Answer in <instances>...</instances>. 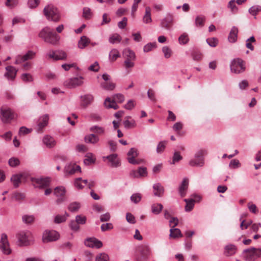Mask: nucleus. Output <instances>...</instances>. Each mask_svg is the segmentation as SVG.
Masks as SVG:
<instances>
[{
  "mask_svg": "<svg viewBox=\"0 0 261 261\" xmlns=\"http://www.w3.org/2000/svg\"><path fill=\"white\" fill-rule=\"evenodd\" d=\"M66 192L65 188L63 186L57 187L55 189L54 194L56 196L60 197L63 196Z\"/></svg>",
  "mask_w": 261,
  "mask_h": 261,
  "instance_id": "nucleus-41",
  "label": "nucleus"
},
{
  "mask_svg": "<svg viewBox=\"0 0 261 261\" xmlns=\"http://www.w3.org/2000/svg\"><path fill=\"white\" fill-rule=\"evenodd\" d=\"M237 248L233 244L226 245L224 248V254L227 256L234 255L236 252Z\"/></svg>",
  "mask_w": 261,
  "mask_h": 261,
  "instance_id": "nucleus-29",
  "label": "nucleus"
},
{
  "mask_svg": "<svg viewBox=\"0 0 261 261\" xmlns=\"http://www.w3.org/2000/svg\"><path fill=\"white\" fill-rule=\"evenodd\" d=\"M137 252L143 258H148L152 252L148 244H143L138 245L136 248Z\"/></svg>",
  "mask_w": 261,
  "mask_h": 261,
  "instance_id": "nucleus-9",
  "label": "nucleus"
},
{
  "mask_svg": "<svg viewBox=\"0 0 261 261\" xmlns=\"http://www.w3.org/2000/svg\"><path fill=\"white\" fill-rule=\"evenodd\" d=\"M90 43V40L89 38L86 36H83L80 38L78 42V47L80 49H84Z\"/></svg>",
  "mask_w": 261,
  "mask_h": 261,
  "instance_id": "nucleus-33",
  "label": "nucleus"
},
{
  "mask_svg": "<svg viewBox=\"0 0 261 261\" xmlns=\"http://www.w3.org/2000/svg\"><path fill=\"white\" fill-rule=\"evenodd\" d=\"M207 152L205 149L198 150L194 155V158L191 159L189 163L192 167H202L204 164V156Z\"/></svg>",
  "mask_w": 261,
  "mask_h": 261,
  "instance_id": "nucleus-5",
  "label": "nucleus"
},
{
  "mask_svg": "<svg viewBox=\"0 0 261 261\" xmlns=\"http://www.w3.org/2000/svg\"><path fill=\"white\" fill-rule=\"evenodd\" d=\"M45 16L48 20L57 22L60 21L61 16L58 10L52 5L46 6L43 10Z\"/></svg>",
  "mask_w": 261,
  "mask_h": 261,
  "instance_id": "nucleus-2",
  "label": "nucleus"
},
{
  "mask_svg": "<svg viewBox=\"0 0 261 261\" xmlns=\"http://www.w3.org/2000/svg\"><path fill=\"white\" fill-rule=\"evenodd\" d=\"M125 118L126 119L123 121V124L125 128L130 129L136 126L137 124L134 119H132L130 116H127Z\"/></svg>",
  "mask_w": 261,
  "mask_h": 261,
  "instance_id": "nucleus-30",
  "label": "nucleus"
},
{
  "mask_svg": "<svg viewBox=\"0 0 261 261\" xmlns=\"http://www.w3.org/2000/svg\"><path fill=\"white\" fill-rule=\"evenodd\" d=\"M89 130L97 135H103L105 133V128L98 125H93L90 127Z\"/></svg>",
  "mask_w": 261,
  "mask_h": 261,
  "instance_id": "nucleus-35",
  "label": "nucleus"
},
{
  "mask_svg": "<svg viewBox=\"0 0 261 261\" xmlns=\"http://www.w3.org/2000/svg\"><path fill=\"white\" fill-rule=\"evenodd\" d=\"M84 77L82 76L71 77L65 81L64 85L68 88H75L82 86L84 84Z\"/></svg>",
  "mask_w": 261,
  "mask_h": 261,
  "instance_id": "nucleus-8",
  "label": "nucleus"
},
{
  "mask_svg": "<svg viewBox=\"0 0 261 261\" xmlns=\"http://www.w3.org/2000/svg\"><path fill=\"white\" fill-rule=\"evenodd\" d=\"M49 119L48 115L45 114L40 117L38 120V124L36 128L37 133H41L43 128L45 127L47 124Z\"/></svg>",
  "mask_w": 261,
  "mask_h": 261,
  "instance_id": "nucleus-18",
  "label": "nucleus"
},
{
  "mask_svg": "<svg viewBox=\"0 0 261 261\" xmlns=\"http://www.w3.org/2000/svg\"><path fill=\"white\" fill-rule=\"evenodd\" d=\"M107 158L111 162L112 165L114 167L119 166L120 163L117 159V156L116 154H111L107 156Z\"/></svg>",
  "mask_w": 261,
  "mask_h": 261,
  "instance_id": "nucleus-44",
  "label": "nucleus"
},
{
  "mask_svg": "<svg viewBox=\"0 0 261 261\" xmlns=\"http://www.w3.org/2000/svg\"><path fill=\"white\" fill-rule=\"evenodd\" d=\"M101 87L105 90L112 91L115 88L116 84L111 81L103 82L101 84Z\"/></svg>",
  "mask_w": 261,
  "mask_h": 261,
  "instance_id": "nucleus-37",
  "label": "nucleus"
},
{
  "mask_svg": "<svg viewBox=\"0 0 261 261\" xmlns=\"http://www.w3.org/2000/svg\"><path fill=\"white\" fill-rule=\"evenodd\" d=\"M147 174V169L146 167H140L138 171L133 170L130 172V175L134 177H143Z\"/></svg>",
  "mask_w": 261,
  "mask_h": 261,
  "instance_id": "nucleus-24",
  "label": "nucleus"
},
{
  "mask_svg": "<svg viewBox=\"0 0 261 261\" xmlns=\"http://www.w3.org/2000/svg\"><path fill=\"white\" fill-rule=\"evenodd\" d=\"M59 233L55 230H45L43 233L42 240L44 243L55 241L59 238Z\"/></svg>",
  "mask_w": 261,
  "mask_h": 261,
  "instance_id": "nucleus-10",
  "label": "nucleus"
},
{
  "mask_svg": "<svg viewBox=\"0 0 261 261\" xmlns=\"http://www.w3.org/2000/svg\"><path fill=\"white\" fill-rule=\"evenodd\" d=\"M21 80L25 82H30L33 81L32 76L29 73H23L21 76Z\"/></svg>",
  "mask_w": 261,
  "mask_h": 261,
  "instance_id": "nucleus-64",
  "label": "nucleus"
},
{
  "mask_svg": "<svg viewBox=\"0 0 261 261\" xmlns=\"http://www.w3.org/2000/svg\"><path fill=\"white\" fill-rule=\"evenodd\" d=\"M83 16L86 19H89L92 17V13L90 8L88 7L84 8Z\"/></svg>",
  "mask_w": 261,
  "mask_h": 261,
  "instance_id": "nucleus-52",
  "label": "nucleus"
},
{
  "mask_svg": "<svg viewBox=\"0 0 261 261\" xmlns=\"http://www.w3.org/2000/svg\"><path fill=\"white\" fill-rule=\"evenodd\" d=\"M39 37L46 43L55 45L60 40V37L54 33L53 30L48 27L42 29L39 33Z\"/></svg>",
  "mask_w": 261,
  "mask_h": 261,
  "instance_id": "nucleus-1",
  "label": "nucleus"
},
{
  "mask_svg": "<svg viewBox=\"0 0 261 261\" xmlns=\"http://www.w3.org/2000/svg\"><path fill=\"white\" fill-rule=\"evenodd\" d=\"M46 56L49 59L53 60H64L67 59V55L66 53L62 50H51L49 51Z\"/></svg>",
  "mask_w": 261,
  "mask_h": 261,
  "instance_id": "nucleus-11",
  "label": "nucleus"
},
{
  "mask_svg": "<svg viewBox=\"0 0 261 261\" xmlns=\"http://www.w3.org/2000/svg\"><path fill=\"white\" fill-rule=\"evenodd\" d=\"M153 194L158 197H162L164 193V188L160 183H156L153 186Z\"/></svg>",
  "mask_w": 261,
  "mask_h": 261,
  "instance_id": "nucleus-25",
  "label": "nucleus"
},
{
  "mask_svg": "<svg viewBox=\"0 0 261 261\" xmlns=\"http://www.w3.org/2000/svg\"><path fill=\"white\" fill-rule=\"evenodd\" d=\"M142 198L141 195L139 193L133 194L130 197L132 202L134 203H138L139 202Z\"/></svg>",
  "mask_w": 261,
  "mask_h": 261,
  "instance_id": "nucleus-57",
  "label": "nucleus"
},
{
  "mask_svg": "<svg viewBox=\"0 0 261 261\" xmlns=\"http://www.w3.org/2000/svg\"><path fill=\"white\" fill-rule=\"evenodd\" d=\"M119 57H120V54L117 49H112L109 53V58L111 62L115 61Z\"/></svg>",
  "mask_w": 261,
  "mask_h": 261,
  "instance_id": "nucleus-36",
  "label": "nucleus"
},
{
  "mask_svg": "<svg viewBox=\"0 0 261 261\" xmlns=\"http://www.w3.org/2000/svg\"><path fill=\"white\" fill-rule=\"evenodd\" d=\"M95 161V158L92 153H88L86 155V159L84 160L85 164H91L94 163Z\"/></svg>",
  "mask_w": 261,
  "mask_h": 261,
  "instance_id": "nucleus-47",
  "label": "nucleus"
},
{
  "mask_svg": "<svg viewBox=\"0 0 261 261\" xmlns=\"http://www.w3.org/2000/svg\"><path fill=\"white\" fill-rule=\"evenodd\" d=\"M9 164L12 167H15L20 164V161L18 158L13 157L9 159Z\"/></svg>",
  "mask_w": 261,
  "mask_h": 261,
  "instance_id": "nucleus-56",
  "label": "nucleus"
},
{
  "mask_svg": "<svg viewBox=\"0 0 261 261\" xmlns=\"http://www.w3.org/2000/svg\"><path fill=\"white\" fill-rule=\"evenodd\" d=\"M138 153L137 150L134 148H130L127 153V160L128 162L132 164L137 165L141 162V160H136L135 158L138 156Z\"/></svg>",
  "mask_w": 261,
  "mask_h": 261,
  "instance_id": "nucleus-17",
  "label": "nucleus"
},
{
  "mask_svg": "<svg viewBox=\"0 0 261 261\" xmlns=\"http://www.w3.org/2000/svg\"><path fill=\"white\" fill-rule=\"evenodd\" d=\"M124 100V96L123 94H116L113 96V99L109 97L107 98L104 102V105L107 108H113L114 110H117L119 108V107L116 102L122 103Z\"/></svg>",
  "mask_w": 261,
  "mask_h": 261,
  "instance_id": "nucleus-6",
  "label": "nucleus"
},
{
  "mask_svg": "<svg viewBox=\"0 0 261 261\" xmlns=\"http://www.w3.org/2000/svg\"><path fill=\"white\" fill-rule=\"evenodd\" d=\"M29 174L25 172H22L19 174H14L11 178V182L13 186L18 187L22 180H25L28 178Z\"/></svg>",
  "mask_w": 261,
  "mask_h": 261,
  "instance_id": "nucleus-14",
  "label": "nucleus"
},
{
  "mask_svg": "<svg viewBox=\"0 0 261 261\" xmlns=\"http://www.w3.org/2000/svg\"><path fill=\"white\" fill-rule=\"evenodd\" d=\"M69 216V215L65 213L64 215H57L54 218V222L57 224H59L62 222H65L67 218Z\"/></svg>",
  "mask_w": 261,
  "mask_h": 261,
  "instance_id": "nucleus-40",
  "label": "nucleus"
},
{
  "mask_svg": "<svg viewBox=\"0 0 261 261\" xmlns=\"http://www.w3.org/2000/svg\"><path fill=\"white\" fill-rule=\"evenodd\" d=\"M80 208V204L74 202L71 203L68 206V210L71 212H77Z\"/></svg>",
  "mask_w": 261,
  "mask_h": 261,
  "instance_id": "nucleus-50",
  "label": "nucleus"
},
{
  "mask_svg": "<svg viewBox=\"0 0 261 261\" xmlns=\"http://www.w3.org/2000/svg\"><path fill=\"white\" fill-rule=\"evenodd\" d=\"M122 54L125 60H136V57L135 53L130 48H127L124 49Z\"/></svg>",
  "mask_w": 261,
  "mask_h": 261,
  "instance_id": "nucleus-23",
  "label": "nucleus"
},
{
  "mask_svg": "<svg viewBox=\"0 0 261 261\" xmlns=\"http://www.w3.org/2000/svg\"><path fill=\"white\" fill-rule=\"evenodd\" d=\"M85 141L87 143L95 144L99 141V137L94 134H88L85 136Z\"/></svg>",
  "mask_w": 261,
  "mask_h": 261,
  "instance_id": "nucleus-27",
  "label": "nucleus"
},
{
  "mask_svg": "<svg viewBox=\"0 0 261 261\" xmlns=\"http://www.w3.org/2000/svg\"><path fill=\"white\" fill-rule=\"evenodd\" d=\"M227 7L230 10L232 14H236L238 12V8L236 4L235 0H231L229 2Z\"/></svg>",
  "mask_w": 261,
  "mask_h": 261,
  "instance_id": "nucleus-42",
  "label": "nucleus"
},
{
  "mask_svg": "<svg viewBox=\"0 0 261 261\" xmlns=\"http://www.w3.org/2000/svg\"><path fill=\"white\" fill-rule=\"evenodd\" d=\"M65 175H72L76 172H81L80 166L75 164L70 163L66 165L64 169Z\"/></svg>",
  "mask_w": 261,
  "mask_h": 261,
  "instance_id": "nucleus-16",
  "label": "nucleus"
},
{
  "mask_svg": "<svg viewBox=\"0 0 261 261\" xmlns=\"http://www.w3.org/2000/svg\"><path fill=\"white\" fill-rule=\"evenodd\" d=\"M17 237L20 245L23 246L29 245L33 241L32 234L29 231H20L17 234Z\"/></svg>",
  "mask_w": 261,
  "mask_h": 261,
  "instance_id": "nucleus-7",
  "label": "nucleus"
},
{
  "mask_svg": "<svg viewBox=\"0 0 261 261\" xmlns=\"http://www.w3.org/2000/svg\"><path fill=\"white\" fill-rule=\"evenodd\" d=\"M230 69L233 73L241 74L246 70L245 62L240 58L234 59L230 62Z\"/></svg>",
  "mask_w": 261,
  "mask_h": 261,
  "instance_id": "nucleus-3",
  "label": "nucleus"
},
{
  "mask_svg": "<svg viewBox=\"0 0 261 261\" xmlns=\"http://www.w3.org/2000/svg\"><path fill=\"white\" fill-rule=\"evenodd\" d=\"M242 257L245 261H255L256 259L252 247L243 250Z\"/></svg>",
  "mask_w": 261,
  "mask_h": 261,
  "instance_id": "nucleus-20",
  "label": "nucleus"
},
{
  "mask_svg": "<svg viewBox=\"0 0 261 261\" xmlns=\"http://www.w3.org/2000/svg\"><path fill=\"white\" fill-rule=\"evenodd\" d=\"M6 72L5 74V76L9 80H13L16 75L17 70L16 69L12 66H8L6 67Z\"/></svg>",
  "mask_w": 261,
  "mask_h": 261,
  "instance_id": "nucleus-21",
  "label": "nucleus"
},
{
  "mask_svg": "<svg viewBox=\"0 0 261 261\" xmlns=\"http://www.w3.org/2000/svg\"><path fill=\"white\" fill-rule=\"evenodd\" d=\"M142 21L145 24L150 23L152 22L151 9L149 7L145 8V12L143 17Z\"/></svg>",
  "mask_w": 261,
  "mask_h": 261,
  "instance_id": "nucleus-32",
  "label": "nucleus"
},
{
  "mask_svg": "<svg viewBox=\"0 0 261 261\" xmlns=\"http://www.w3.org/2000/svg\"><path fill=\"white\" fill-rule=\"evenodd\" d=\"M135 60H125L124 62V66L126 69H131L133 68L135 66Z\"/></svg>",
  "mask_w": 261,
  "mask_h": 261,
  "instance_id": "nucleus-63",
  "label": "nucleus"
},
{
  "mask_svg": "<svg viewBox=\"0 0 261 261\" xmlns=\"http://www.w3.org/2000/svg\"><path fill=\"white\" fill-rule=\"evenodd\" d=\"M184 201L186 202L185 211L186 212L191 211L194 206L195 200L193 199H185Z\"/></svg>",
  "mask_w": 261,
  "mask_h": 261,
  "instance_id": "nucleus-39",
  "label": "nucleus"
},
{
  "mask_svg": "<svg viewBox=\"0 0 261 261\" xmlns=\"http://www.w3.org/2000/svg\"><path fill=\"white\" fill-rule=\"evenodd\" d=\"M170 237L171 238L175 239L182 237L181 231L178 228H171L170 229Z\"/></svg>",
  "mask_w": 261,
  "mask_h": 261,
  "instance_id": "nucleus-46",
  "label": "nucleus"
},
{
  "mask_svg": "<svg viewBox=\"0 0 261 261\" xmlns=\"http://www.w3.org/2000/svg\"><path fill=\"white\" fill-rule=\"evenodd\" d=\"M85 244L87 247L90 248H100L102 246V242L94 238L87 239L85 241Z\"/></svg>",
  "mask_w": 261,
  "mask_h": 261,
  "instance_id": "nucleus-19",
  "label": "nucleus"
},
{
  "mask_svg": "<svg viewBox=\"0 0 261 261\" xmlns=\"http://www.w3.org/2000/svg\"><path fill=\"white\" fill-rule=\"evenodd\" d=\"M19 4V0H6L5 5L9 9H12L16 7Z\"/></svg>",
  "mask_w": 261,
  "mask_h": 261,
  "instance_id": "nucleus-45",
  "label": "nucleus"
},
{
  "mask_svg": "<svg viewBox=\"0 0 261 261\" xmlns=\"http://www.w3.org/2000/svg\"><path fill=\"white\" fill-rule=\"evenodd\" d=\"M156 43H149L146 44L143 47V51L145 53L151 51L153 48H155Z\"/></svg>",
  "mask_w": 261,
  "mask_h": 261,
  "instance_id": "nucleus-60",
  "label": "nucleus"
},
{
  "mask_svg": "<svg viewBox=\"0 0 261 261\" xmlns=\"http://www.w3.org/2000/svg\"><path fill=\"white\" fill-rule=\"evenodd\" d=\"M162 51L164 54V57L166 59L169 58L172 54L171 49L167 46L163 47Z\"/></svg>",
  "mask_w": 261,
  "mask_h": 261,
  "instance_id": "nucleus-51",
  "label": "nucleus"
},
{
  "mask_svg": "<svg viewBox=\"0 0 261 261\" xmlns=\"http://www.w3.org/2000/svg\"><path fill=\"white\" fill-rule=\"evenodd\" d=\"M35 218L33 215H24L22 217V221L25 224H31L34 222Z\"/></svg>",
  "mask_w": 261,
  "mask_h": 261,
  "instance_id": "nucleus-58",
  "label": "nucleus"
},
{
  "mask_svg": "<svg viewBox=\"0 0 261 261\" xmlns=\"http://www.w3.org/2000/svg\"><path fill=\"white\" fill-rule=\"evenodd\" d=\"M32 181L35 187L41 189L48 187L50 183V179L49 177L32 178Z\"/></svg>",
  "mask_w": 261,
  "mask_h": 261,
  "instance_id": "nucleus-13",
  "label": "nucleus"
},
{
  "mask_svg": "<svg viewBox=\"0 0 261 261\" xmlns=\"http://www.w3.org/2000/svg\"><path fill=\"white\" fill-rule=\"evenodd\" d=\"M0 249L3 253L8 255L11 253V250L9 247V244L8 241L7 236L3 233L1 236L0 240Z\"/></svg>",
  "mask_w": 261,
  "mask_h": 261,
  "instance_id": "nucleus-12",
  "label": "nucleus"
},
{
  "mask_svg": "<svg viewBox=\"0 0 261 261\" xmlns=\"http://www.w3.org/2000/svg\"><path fill=\"white\" fill-rule=\"evenodd\" d=\"M81 105L84 107H86L90 105L93 100V96L91 94H86L81 96Z\"/></svg>",
  "mask_w": 261,
  "mask_h": 261,
  "instance_id": "nucleus-34",
  "label": "nucleus"
},
{
  "mask_svg": "<svg viewBox=\"0 0 261 261\" xmlns=\"http://www.w3.org/2000/svg\"><path fill=\"white\" fill-rule=\"evenodd\" d=\"M17 115L10 108L2 107L0 110V118L3 123H10Z\"/></svg>",
  "mask_w": 261,
  "mask_h": 261,
  "instance_id": "nucleus-4",
  "label": "nucleus"
},
{
  "mask_svg": "<svg viewBox=\"0 0 261 261\" xmlns=\"http://www.w3.org/2000/svg\"><path fill=\"white\" fill-rule=\"evenodd\" d=\"M173 21V17L171 15H168L166 17L163 19L161 22V26L167 30L170 29V24Z\"/></svg>",
  "mask_w": 261,
  "mask_h": 261,
  "instance_id": "nucleus-28",
  "label": "nucleus"
},
{
  "mask_svg": "<svg viewBox=\"0 0 261 261\" xmlns=\"http://www.w3.org/2000/svg\"><path fill=\"white\" fill-rule=\"evenodd\" d=\"M260 11H261V6L258 5L253 6L248 10V12L252 16H254V18H256V16Z\"/></svg>",
  "mask_w": 261,
  "mask_h": 261,
  "instance_id": "nucleus-43",
  "label": "nucleus"
},
{
  "mask_svg": "<svg viewBox=\"0 0 261 261\" xmlns=\"http://www.w3.org/2000/svg\"><path fill=\"white\" fill-rule=\"evenodd\" d=\"M189 185V180L187 178H184L182 182L179 187V193L181 197L185 196L186 191L188 189Z\"/></svg>",
  "mask_w": 261,
  "mask_h": 261,
  "instance_id": "nucleus-26",
  "label": "nucleus"
},
{
  "mask_svg": "<svg viewBox=\"0 0 261 261\" xmlns=\"http://www.w3.org/2000/svg\"><path fill=\"white\" fill-rule=\"evenodd\" d=\"M166 144V141H161L159 142L156 147V152L158 153H162L164 150Z\"/></svg>",
  "mask_w": 261,
  "mask_h": 261,
  "instance_id": "nucleus-61",
  "label": "nucleus"
},
{
  "mask_svg": "<svg viewBox=\"0 0 261 261\" xmlns=\"http://www.w3.org/2000/svg\"><path fill=\"white\" fill-rule=\"evenodd\" d=\"M238 29L236 27H233L229 33L228 39L230 42L234 43L237 40Z\"/></svg>",
  "mask_w": 261,
  "mask_h": 261,
  "instance_id": "nucleus-31",
  "label": "nucleus"
},
{
  "mask_svg": "<svg viewBox=\"0 0 261 261\" xmlns=\"http://www.w3.org/2000/svg\"><path fill=\"white\" fill-rule=\"evenodd\" d=\"M109 256L106 253H100L97 254L95 257V261H109Z\"/></svg>",
  "mask_w": 261,
  "mask_h": 261,
  "instance_id": "nucleus-49",
  "label": "nucleus"
},
{
  "mask_svg": "<svg viewBox=\"0 0 261 261\" xmlns=\"http://www.w3.org/2000/svg\"><path fill=\"white\" fill-rule=\"evenodd\" d=\"M206 42L210 46L216 47L218 43V40L216 38H211L206 39Z\"/></svg>",
  "mask_w": 261,
  "mask_h": 261,
  "instance_id": "nucleus-62",
  "label": "nucleus"
},
{
  "mask_svg": "<svg viewBox=\"0 0 261 261\" xmlns=\"http://www.w3.org/2000/svg\"><path fill=\"white\" fill-rule=\"evenodd\" d=\"M205 19L204 16L202 15L198 16L195 19V25L197 27H202L204 25Z\"/></svg>",
  "mask_w": 261,
  "mask_h": 261,
  "instance_id": "nucleus-54",
  "label": "nucleus"
},
{
  "mask_svg": "<svg viewBox=\"0 0 261 261\" xmlns=\"http://www.w3.org/2000/svg\"><path fill=\"white\" fill-rule=\"evenodd\" d=\"M229 166L231 169H236L241 167V163L237 159L232 160L230 161Z\"/></svg>",
  "mask_w": 261,
  "mask_h": 261,
  "instance_id": "nucleus-59",
  "label": "nucleus"
},
{
  "mask_svg": "<svg viewBox=\"0 0 261 261\" xmlns=\"http://www.w3.org/2000/svg\"><path fill=\"white\" fill-rule=\"evenodd\" d=\"M163 208V206L161 203H154L152 204L151 209V212L155 215L159 214Z\"/></svg>",
  "mask_w": 261,
  "mask_h": 261,
  "instance_id": "nucleus-38",
  "label": "nucleus"
},
{
  "mask_svg": "<svg viewBox=\"0 0 261 261\" xmlns=\"http://www.w3.org/2000/svg\"><path fill=\"white\" fill-rule=\"evenodd\" d=\"M189 41L188 35L186 33L182 34L178 38V41L180 44H186Z\"/></svg>",
  "mask_w": 261,
  "mask_h": 261,
  "instance_id": "nucleus-48",
  "label": "nucleus"
},
{
  "mask_svg": "<svg viewBox=\"0 0 261 261\" xmlns=\"http://www.w3.org/2000/svg\"><path fill=\"white\" fill-rule=\"evenodd\" d=\"M182 157L180 155L179 152L175 151L173 154V156L172 158V161L171 163V164H175L176 163L178 162L179 161L181 160Z\"/></svg>",
  "mask_w": 261,
  "mask_h": 261,
  "instance_id": "nucleus-55",
  "label": "nucleus"
},
{
  "mask_svg": "<svg viewBox=\"0 0 261 261\" xmlns=\"http://www.w3.org/2000/svg\"><path fill=\"white\" fill-rule=\"evenodd\" d=\"M35 52L32 50H29L23 56L19 55L17 56L15 64H19L27 60H32L35 57Z\"/></svg>",
  "mask_w": 261,
  "mask_h": 261,
  "instance_id": "nucleus-15",
  "label": "nucleus"
},
{
  "mask_svg": "<svg viewBox=\"0 0 261 261\" xmlns=\"http://www.w3.org/2000/svg\"><path fill=\"white\" fill-rule=\"evenodd\" d=\"M121 41V37L117 34H114L109 38V42L112 44H114L116 42H120Z\"/></svg>",
  "mask_w": 261,
  "mask_h": 261,
  "instance_id": "nucleus-53",
  "label": "nucleus"
},
{
  "mask_svg": "<svg viewBox=\"0 0 261 261\" xmlns=\"http://www.w3.org/2000/svg\"><path fill=\"white\" fill-rule=\"evenodd\" d=\"M42 141L43 144L49 148L54 147L56 145V141L53 137L49 135H45L43 137Z\"/></svg>",
  "mask_w": 261,
  "mask_h": 261,
  "instance_id": "nucleus-22",
  "label": "nucleus"
}]
</instances>
